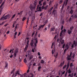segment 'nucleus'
<instances>
[{
	"instance_id": "774afa93",
	"label": "nucleus",
	"mask_w": 77,
	"mask_h": 77,
	"mask_svg": "<svg viewBox=\"0 0 77 77\" xmlns=\"http://www.w3.org/2000/svg\"><path fill=\"white\" fill-rule=\"evenodd\" d=\"M17 32H16L15 33H14V35H17Z\"/></svg>"
},
{
	"instance_id": "72a5a7b5",
	"label": "nucleus",
	"mask_w": 77,
	"mask_h": 77,
	"mask_svg": "<svg viewBox=\"0 0 77 77\" xmlns=\"http://www.w3.org/2000/svg\"><path fill=\"white\" fill-rule=\"evenodd\" d=\"M74 66L73 65H72V63H70V67H71V66Z\"/></svg>"
},
{
	"instance_id": "4c0bfd02",
	"label": "nucleus",
	"mask_w": 77,
	"mask_h": 77,
	"mask_svg": "<svg viewBox=\"0 0 77 77\" xmlns=\"http://www.w3.org/2000/svg\"><path fill=\"white\" fill-rule=\"evenodd\" d=\"M72 18H71V17L70 18V19L69 20V22L71 21V20H72Z\"/></svg>"
},
{
	"instance_id": "ddd939ff",
	"label": "nucleus",
	"mask_w": 77,
	"mask_h": 77,
	"mask_svg": "<svg viewBox=\"0 0 77 77\" xmlns=\"http://www.w3.org/2000/svg\"><path fill=\"white\" fill-rule=\"evenodd\" d=\"M66 50H68V49L69 48V45H68L66 44Z\"/></svg>"
},
{
	"instance_id": "c756f323",
	"label": "nucleus",
	"mask_w": 77,
	"mask_h": 77,
	"mask_svg": "<svg viewBox=\"0 0 77 77\" xmlns=\"http://www.w3.org/2000/svg\"><path fill=\"white\" fill-rule=\"evenodd\" d=\"M66 65H65V66H64L63 67V69H65L66 67Z\"/></svg>"
},
{
	"instance_id": "f257e3e1",
	"label": "nucleus",
	"mask_w": 77,
	"mask_h": 77,
	"mask_svg": "<svg viewBox=\"0 0 77 77\" xmlns=\"http://www.w3.org/2000/svg\"><path fill=\"white\" fill-rule=\"evenodd\" d=\"M31 52L29 51H28L26 53V57H27V56H28V57H29V60H31L32 58L33 57V56L32 55H31Z\"/></svg>"
},
{
	"instance_id": "49530a36",
	"label": "nucleus",
	"mask_w": 77,
	"mask_h": 77,
	"mask_svg": "<svg viewBox=\"0 0 77 77\" xmlns=\"http://www.w3.org/2000/svg\"><path fill=\"white\" fill-rule=\"evenodd\" d=\"M32 51L33 53H35V51L34 50V49L33 48H32Z\"/></svg>"
},
{
	"instance_id": "b1692460",
	"label": "nucleus",
	"mask_w": 77,
	"mask_h": 77,
	"mask_svg": "<svg viewBox=\"0 0 77 77\" xmlns=\"http://www.w3.org/2000/svg\"><path fill=\"white\" fill-rule=\"evenodd\" d=\"M63 38V36H62V37H60V42H61V41H62V39Z\"/></svg>"
},
{
	"instance_id": "338daca9",
	"label": "nucleus",
	"mask_w": 77,
	"mask_h": 77,
	"mask_svg": "<svg viewBox=\"0 0 77 77\" xmlns=\"http://www.w3.org/2000/svg\"><path fill=\"white\" fill-rule=\"evenodd\" d=\"M2 3V0H0V4Z\"/></svg>"
},
{
	"instance_id": "69168bd1",
	"label": "nucleus",
	"mask_w": 77,
	"mask_h": 77,
	"mask_svg": "<svg viewBox=\"0 0 77 77\" xmlns=\"http://www.w3.org/2000/svg\"><path fill=\"white\" fill-rule=\"evenodd\" d=\"M63 31H64V32H66V30L65 29H63Z\"/></svg>"
},
{
	"instance_id": "5701e85b",
	"label": "nucleus",
	"mask_w": 77,
	"mask_h": 77,
	"mask_svg": "<svg viewBox=\"0 0 77 77\" xmlns=\"http://www.w3.org/2000/svg\"><path fill=\"white\" fill-rule=\"evenodd\" d=\"M53 2H54V0H52V1H50L49 2V5H50V4H51V3H53Z\"/></svg>"
},
{
	"instance_id": "412c9836",
	"label": "nucleus",
	"mask_w": 77,
	"mask_h": 77,
	"mask_svg": "<svg viewBox=\"0 0 77 77\" xmlns=\"http://www.w3.org/2000/svg\"><path fill=\"white\" fill-rule=\"evenodd\" d=\"M68 33L69 35H70V34H71V31H70L69 30Z\"/></svg>"
},
{
	"instance_id": "09e8293b",
	"label": "nucleus",
	"mask_w": 77,
	"mask_h": 77,
	"mask_svg": "<svg viewBox=\"0 0 77 77\" xmlns=\"http://www.w3.org/2000/svg\"><path fill=\"white\" fill-rule=\"evenodd\" d=\"M31 63H32V61H31V62H30V64H29V66H32V64H31Z\"/></svg>"
},
{
	"instance_id": "5fc2aeb1",
	"label": "nucleus",
	"mask_w": 77,
	"mask_h": 77,
	"mask_svg": "<svg viewBox=\"0 0 77 77\" xmlns=\"http://www.w3.org/2000/svg\"><path fill=\"white\" fill-rule=\"evenodd\" d=\"M38 56H41V54L40 52H38Z\"/></svg>"
},
{
	"instance_id": "a878e982",
	"label": "nucleus",
	"mask_w": 77,
	"mask_h": 77,
	"mask_svg": "<svg viewBox=\"0 0 77 77\" xmlns=\"http://www.w3.org/2000/svg\"><path fill=\"white\" fill-rule=\"evenodd\" d=\"M61 43L62 44H64V40H62L61 41Z\"/></svg>"
},
{
	"instance_id": "1a4fd4ad",
	"label": "nucleus",
	"mask_w": 77,
	"mask_h": 77,
	"mask_svg": "<svg viewBox=\"0 0 77 77\" xmlns=\"http://www.w3.org/2000/svg\"><path fill=\"white\" fill-rule=\"evenodd\" d=\"M28 47H29V45H26V46L25 47V49H24V51L25 52H26V50H27V48H28Z\"/></svg>"
},
{
	"instance_id": "bb28decb",
	"label": "nucleus",
	"mask_w": 77,
	"mask_h": 77,
	"mask_svg": "<svg viewBox=\"0 0 77 77\" xmlns=\"http://www.w3.org/2000/svg\"><path fill=\"white\" fill-rule=\"evenodd\" d=\"M74 18H77V15L76 14L75 15V16H73Z\"/></svg>"
},
{
	"instance_id": "c85d7f7f",
	"label": "nucleus",
	"mask_w": 77,
	"mask_h": 77,
	"mask_svg": "<svg viewBox=\"0 0 77 77\" xmlns=\"http://www.w3.org/2000/svg\"><path fill=\"white\" fill-rule=\"evenodd\" d=\"M26 18L25 17H23L22 19V21H24V20H26Z\"/></svg>"
},
{
	"instance_id": "39448f33",
	"label": "nucleus",
	"mask_w": 77,
	"mask_h": 77,
	"mask_svg": "<svg viewBox=\"0 0 77 77\" xmlns=\"http://www.w3.org/2000/svg\"><path fill=\"white\" fill-rule=\"evenodd\" d=\"M34 41H35V43H38V38H36V36H34Z\"/></svg>"
},
{
	"instance_id": "680f3d73",
	"label": "nucleus",
	"mask_w": 77,
	"mask_h": 77,
	"mask_svg": "<svg viewBox=\"0 0 77 77\" xmlns=\"http://www.w3.org/2000/svg\"><path fill=\"white\" fill-rule=\"evenodd\" d=\"M5 1H4L2 3V5H4V4H5Z\"/></svg>"
},
{
	"instance_id": "37998d69",
	"label": "nucleus",
	"mask_w": 77,
	"mask_h": 77,
	"mask_svg": "<svg viewBox=\"0 0 77 77\" xmlns=\"http://www.w3.org/2000/svg\"><path fill=\"white\" fill-rule=\"evenodd\" d=\"M65 44H64L63 46V47H62L63 48H64L65 47Z\"/></svg>"
},
{
	"instance_id": "0e129e2a",
	"label": "nucleus",
	"mask_w": 77,
	"mask_h": 77,
	"mask_svg": "<svg viewBox=\"0 0 77 77\" xmlns=\"http://www.w3.org/2000/svg\"><path fill=\"white\" fill-rule=\"evenodd\" d=\"M7 25H8V23L6 24L5 26H5V27H6V26H7Z\"/></svg>"
},
{
	"instance_id": "393cba45",
	"label": "nucleus",
	"mask_w": 77,
	"mask_h": 77,
	"mask_svg": "<svg viewBox=\"0 0 77 77\" xmlns=\"http://www.w3.org/2000/svg\"><path fill=\"white\" fill-rule=\"evenodd\" d=\"M24 62H25V63H27V60H26V58L24 59Z\"/></svg>"
},
{
	"instance_id": "2eb2a0df",
	"label": "nucleus",
	"mask_w": 77,
	"mask_h": 77,
	"mask_svg": "<svg viewBox=\"0 0 77 77\" xmlns=\"http://www.w3.org/2000/svg\"><path fill=\"white\" fill-rule=\"evenodd\" d=\"M55 30V29L54 28H52L51 29V31H54Z\"/></svg>"
},
{
	"instance_id": "6e6552de",
	"label": "nucleus",
	"mask_w": 77,
	"mask_h": 77,
	"mask_svg": "<svg viewBox=\"0 0 77 77\" xmlns=\"http://www.w3.org/2000/svg\"><path fill=\"white\" fill-rule=\"evenodd\" d=\"M19 72V70H17V71H16L15 72V74L16 75L18 74V75H21V74H20V72Z\"/></svg>"
},
{
	"instance_id": "7c9ffc66",
	"label": "nucleus",
	"mask_w": 77,
	"mask_h": 77,
	"mask_svg": "<svg viewBox=\"0 0 77 77\" xmlns=\"http://www.w3.org/2000/svg\"><path fill=\"white\" fill-rule=\"evenodd\" d=\"M15 70V69H14L13 70H12L11 72V74H12V73H13V72H14V71Z\"/></svg>"
},
{
	"instance_id": "423d86ee",
	"label": "nucleus",
	"mask_w": 77,
	"mask_h": 77,
	"mask_svg": "<svg viewBox=\"0 0 77 77\" xmlns=\"http://www.w3.org/2000/svg\"><path fill=\"white\" fill-rule=\"evenodd\" d=\"M33 41H34V39L32 40L31 41V42L30 44V45H31V47H33V44H34V42H33Z\"/></svg>"
},
{
	"instance_id": "f8f14e48",
	"label": "nucleus",
	"mask_w": 77,
	"mask_h": 77,
	"mask_svg": "<svg viewBox=\"0 0 77 77\" xmlns=\"http://www.w3.org/2000/svg\"><path fill=\"white\" fill-rule=\"evenodd\" d=\"M69 64H70V62L69 61L68 62L67 64V67H69Z\"/></svg>"
},
{
	"instance_id": "c03bdc74",
	"label": "nucleus",
	"mask_w": 77,
	"mask_h": 77,
	"mask_svg": "<svg viewBox=\"0 0 77 77\" xmlns=\"http://www.w3.org/2000/svg\"><path fill=\"white\" fill-rule=\"evenodd\" d=\"M41 66L38 67V70L39 71V70L40 69H41Z\"/></svg>"
},
{
	"instance_id": "052dcab7",
	"label": "nucleus",
	"mask_w": 77,
	"mask_h": 77,
	"mask_svg": "<svg viewBox=\"0 0 77 77\" xmlns=\"http://www.w3.org/2000/svg\"><path fill=\"white\" fill-rule=\"evenodd\" d=\"M13 57V55H12L10 56V58H12Z\"/></svg>"
},
{
	"instance_id": "e433bc0d",
	"label": "nucleus",
	"mask_w": 77,
	"mask_h": 77,
	"mask_svg": "<svg viewBox=\"0 0 77 77\" xmlns=\"http://www.w3.org/2000/svg\"><path fill=\"white\" fill-rule=\"evenodd\" d=\"M63 64H62V63H61L60 64L59 66L60 67V66H62V65H63Z\"/></svg>"
},
{
	"instance_id": "a18cd8bd",
	"label": "nucleus",
	"mask_w": 77,
	"mask_h": 77,
	"mask_svg": "<svg viewBox=\"0 0 77 77\" xmlns=\"http://www.w3.org/2000/svg\"><path fill=\"white\" fill-rule=\"evenodd\" d=\"M64 8V7L62 6V7L61 9V11H63V9Z\"/></svg>"
},
{
	"instance_id": "bf43d9fd",
	"label": "nucleus",
	"mask_w": 77,
	"mask_h": 77,
	"mask_svg": "<svg viewBox=\"0 0 77 77\" xmlns=\"http://www.w3.org/2000/svg\"><path fill=\"white\" fill-rule=\"evenodd\" d=\"M44 5H43L42 7V9H44Z\"/></svg>"
},
{
	"instance_id": "7ed1b4c3",
	"label": "nucleus",
	"mask_w": 77,
	"mask_h": 77,
	"mask_svg": "<svg viewBox=\"0 0 77 77\" xmlns=\"http://www.w3.org/2000/svg\"><path fill=\"white\" fill-rule=\"evenodd\" d=\"M18 48H16V50L14 51V53L13 54V56L14 57H17V54L18 53Z\"/></svg>"
},
{
	"instance_id": "a19ab883",
	"label": "nucleus",
	"mask_w": 77,
	"mask_h": 77,
	"mask_svg": "<svg viewBox=\"0 0 77 77\" xmlns=\"http://www.w3.org/2000/svg\"><path fill=\"white\" fill-rule=\"evenodd\" d=\"M62 2H63L62 0H60V2H59V4H61V3H62Z\"/></svg>"
},
{
	"instance_id": "473e14b6",
	"label": "nucleus",
	"mask_w": 77,
	"mask_h": 77,
	"mask_svg": "<svg viewBox=\"0 0 77 77\" xmlns=\"http://www.w3.org/2000/svg\"><path fill=\"white\" fill-rule=\"evenodd\" d=\"M35 32L34 31L33 33L32 34V37H33V35H34V34H35Z\"/></svg>"
},
{
	"instance_id": "f3484780",
	"label": "nucleus",
	"mask_w": 77,
	"mask_h": 77,
	"mask_svg": "<svg viewBox=\"0 0 77 77\" xmlns=\"http://www.w3.org/2000/svg\"><path fill=\"white\" fill-rule=\"evenodd\" d=\"M4 17H5V16L3 15L2 17L0 19V20H4V19H3V18H4Z\"/></svg>"
},
{
	"instance_id": "2f4dec72",
	"label": "nucleus",
	"mask_w": 77,
	"mask_h": 77,
	"mask_svg": "<svg viewBox=\"0 0 77 77\" xmlns=\"http://www.w3.org/2000/svg\"><path fill=\"white\" fill-rule=\"evenodd\" d=\"M6 63V65L5 66V68H6V67L8 66V63Z\"/></svg>"
},
{
	"instance_id": "aec40b11",
	"label": "nucleus",
	"mask_w": 77,
	"mask_h": 77,
	"mask_svg": "<svg viewBox=\"0 0 77 77\" xmlns=\"http://www.w3.org/2000/svg\"><path fill=\"white\" fill-rule=\"evenodd\" d=\"M70 14H72V13H73V10H72L70 11Z\"/></svg>"
},
{
	"instance_id": "de8ad7c7",
	"label": "nucleus",
	"mask_w": 77,
	"mask_h": 77,
	"mask_svg": "<svg viewBox=\"0 0 77 77\" xmlns=\"http://www.w3.org/2000/svg\"><path fill=\"white\" fill-rule=\"evenodd\" d=\"M72 55H73V56H74V57L75 56V53H72Z\"/></svg>"
},
{
	"instance_id": "6e6d98bb",
	"label": "nucleus",
	"mask_w": 77,
	"mask_h": 77,
	"mask_svg": "<svg viewBox=\"0 0 77 77\" xmlns=\"http://www.w3.org/2000/svg\"><path fill=\"white\" fill-rule=\"evenodd\" d=\"M23 12V11H22L21 12H20V15H21L22 14V13Z\"/></svg>"
},
{
	"instance_id": "9d476101",
	"label": "nucleus",
	"mask_w": 77,
	"mask_h": 77,
	"mask_svg": "<svg viewBox=\"0 0 77 77\" xmlns=\"http://www.w3.org/2000/svg\"><path fill=\"white\" fill-rule=\"evenodd\" d=\"M45 24H44L43 25H41L39 26V28L41 29V28H43L44 27V26H45Z\"/></svg>"
},
{
	"instance_id": "cd10ccee",
	"label": "nucleus",
	"mask_w": 77,
	"mask_h": 77,
	"mask_svg": "<svg viewBox=\"0 0 77 77\" xmlns=\"http://www.w3.org/2000/svg\"><path fill=\"white\" fill-rule=\"evenodd\" d=\"M73 28H74V26H72V27L70 28V30L71 31V30H72V29H73Z\"/></svg>"
},
{
	"instance_id": "4d7b16f0",
	"label": "nucleus",
	"mask_w": 77,
	"mask_h": 77,
	"mask_svg": "<svg viewBox=\"0 0 77 77\" xmlns=\"http://www.w3.org/2000/svg\"><path fill=\"white\" fill-rule=\"evenodd\" d=\"M4 23H5V22H2V23L1 24V25L2 26V25H3V24H4Z\"/></svg>"
},
{
	"instance_id": "0eeeda50",
	"label": "nucleus",
	"mask_w": 77,
	"mask_h": 77,
	"mask_svg": "<svg viewBox=\"0 0 77 77\" xmlns=\"http://www.w3.org/2000/svg\"><path fill=\"white\" fill-rule=\"evenodd\" d=\"M37 43H34V50H36V46H37V45L36 44H37Z\"/></svg>"
},
{
	"instance_id": "ea45409f",
	"label": "nucleus",
	"mask_w": 77,
	"mask_h": 77,
	"mask_svg": "<svg viewBox=\"0 0 77 77\" xmlns=\"http://www.w3.org/2000/svg\"><path fill=\"white\" fill-rule=\"evenodd\" d=\"M35 16H34L33 18L32 19V20H35Z\"/></svg>"
},
{
	"instance_id": "58836bf2",
	"label": "nucleus",
	"mask_w": 77,
	"mask_h": 77,
	"mask_svg": "<svg viewBox=\"0 0 77 77\" xmlns=\"http://www.w3.org/2000/svg\"><path fill=\"white\" fill-rule=\"evenodd\" d=\"M71 59L70 57H68L67 60H71Z\"/></svg>"
},
{
	"instance_id": "603ef678",
	"label": "nucleus",
	"mask_w": 77,
	"mask_h": 77,
	"mask_svg": "<svg viewBox=\"0 0 77 77\" xmlns=\"http://www.w3.org/2000/svg\"><path fill=\"white\" fill-rule=\"evenodd\" d=\"M20 75V77H24V75H22L21 74V75Z\"/></svg>"
},
{
	"instance_id": "864d4df0",
	"label": "nucleus",
	"mask_w": 77,
	"mask_h": 77,
	"mask_svg": "<svg viewBox=\"0 0 77 77\" xmlns=\"http://www.w3.org/2000/svg\"><path fill=\"white\" fill-rule=\"evenodd\" d=\"M65 2H64L63 4L62 5V6H63L64 7V6H65Z\"/></svg>"
},
{
	"instance_id": "79ce46f5",
	"label": "nucleus",
	"mask_w": 77,
	"mask_h": 77,
	"mask_svg": "<svg viewBox=\"0 0 77 77\" xmlns=\"http://www.w3.org/2000/svg\"><path fill=\"white\" fill-rule=\"evenodd\" d=\"M23 75L24 77H26V76L27 75V73H25L24 74H23Z\"/></svg>"
},
{
	"instance_id": "e2e57ef3",
	"label": "nucleus",
	"mask_w": 77,
	"mask_h": 77,
	"mask_svg": "<svg viewBox=\"0 0 77 77\" xmlns=\"http://www.w3.org/2000/svg\"><path fill=\"white\" fill-rule=\"evenodd\" d=\"M53 9V7H52L50 9L52 11Z\"/></svg>"
},
{
	"instance_id": "f03ea898",
	"label": "nucleus",
	"mask_w": 77,
	"mask_h": 77,
	"mask_svg": "<svg viewBox=\"0 0 77 77\" xmlns=\"http://www.w3.org/2000/svg\"><path fill=\"white\" fill-rule=\"evenodd\" d=\"M36 2H37V1L35 0L33 4V6H34L33 7V6L32 5H31V8H30L31 10H32L33 9H35V8H36V4L37 3Z\"/></svg>"
},
{
	"instance_id": "4468645a",
	"label": "nucleus",
	"mask_w": 77,
	"mask_h": 77,
	"mask_svg": "<svg viewBox=\"0 0 77 77\" xmlns=\"http://www.w3.org/2000/svg\"><path fill=\"white\" fill-rule=\"evenodd\" d=\"M73 75H74V74L72 73L71 74H69L68 76H69L70 77H73Z\"/></svg>"
},
{
	"instance_id": "f704fd0d",
	"label": "nucleus",
	"mask_w": 77,
	"mask_h": 77,
	"mask_svg": "<svg viewBox=\"0 0 77 77\" xmlns=\"http://www.w3.org/2000/svg\"><path fill=\"white\" fill-rule=\"evenodd\" d=\"M15 14H14L12 17L11 18V19H12L14 18V17H15Z\"/></svg>"
},
{
	"instance_id": "20e7f679",
	"label": "nucleus",
	"mask_w": 77,
	"mask_h": 77,
	"mask_svg": "<svg viewBox=\"0 0 77 77\" xmlns=\"http://www.w3.org/2000/svg\"><path fill=\"white\" fill-rule=\"evenodd\" d=\"M74 45H75V47H76L77 46V42H76L75 41H73V44H72L71 46L72 48H74Z\"/></svg>"
},
{
	"instance_id": "c9c22d12",
	"label": "nucleus",
	"mask_w": 77,
	"mask_h": 77,
	"mask_svg": "<svg viewBox=\"0 0 77 77\" xmlns=\"http://www.w3.org/2000/svg\"><path fill=\"white\" fill-rule=\"evenodd\" d=\"M51 26V24H50V23L48 25V27L49 28H50V27Z\"/></svg>"
},
{
	"instance_id": "9b49d317",
	"label": "nucleus",
	"mask_w": 77,
	"mask_h": 77,
	"mask_svg": "<svg viewBox=\"0 0 77 77\" xmlns=\"http://www.w3.org/2000/svg\"><path fill=\"white\" fill-rule=\"evenodd\" d=\"M8 17L9 16H8V15H6V16H5V17H4V20H6L8 18Z\"/></svg>"
},
{
	"instance_id": "a211bd4d",
	"label": "nucleus",
	"mask_w": 77,
	"mask_h": 77,
	"mask_svg": "<svg viewBox=\"0 0 77 77\" xmlns=\"http://www.w3.org/2000/svg\"><path fill=\"white\" fill-rule=\"evenodd\" d=\"M68 73L69 74H70V73H71V69H69V70H68Z\"/></svg>"
},
{
	"instance_id": "3c124183",
	"label": "nucleus",
	"mask_w": 77,
	"mask_h": 77,
	"mask_svg": "<svg viewBox=\"0 0 77 77\" xmlns=\"http://www.w3.org/2000/svg\"><path fill=\"white\" fill-rule=\"evenodd\" d=\"M29 41H27V45H29Z\"/></svg>"
},
{
	"instance_id": "4be33fe9",
	"label": "nucleus",
	"mask_w": 77,
	"mask_h": 77,
	"mask_svg": "<svg viewBox=\"0 0 77 77\" xmlns=\"http://www.w3.org/2000/svg\"><path fill=\"white\" fill-rule=\"evenodd\" d=\"M48 7V5H47L46 6L44 7V9L46 10L47 9V8Z\"/></svg>"
},
{
	"instance_id": "6ab92c4d",
	"label": "nucleus",
	"mask_w": 77,
	"mask_h": 77,
	"mask_svg": "<svg viewBox=\"0 0 77 77\" xmlns=\"http://www.w3.org/2000/svg\"><path fill=\"white\" fill-rule=\"evenodd\" d=\"M41 63H45V61L44 60H41Z\"/></svg>"
},
{
	"instance_id": "dca6fc26",
	"label": "nucleus",
	"mask_w": 77,
	"mask_h": 77,
	"mask_svg": "<svg viewBox=\"0 0 77 77\" xmlns=\"http://www.w3.org/2000/svg\"><path fill=\"white\" fill-rule=\"evenodd\" d=\"M4 17H5V16L3 15L2 17L0 19V20H4V19H3V18H4Z\"/></svg>"
},
{
	"instance_id": "13d9d810",
	"label": "nucleus",
	"mask_w": 77,
	"mask_h": 77,
	"mask_svg": "<svg viewBox=\"0 0 77 77\" xmlns=\"http://www.w3.org/2000/svg\"><path fill=\"white\" fill-rule=\"evenodd\" d=\"M62 35V32H61L60 34V36H61Z\"/></svg>"
},
{
	"instance_id": "8fccbe9b",
	"label": "nucleus",
	"mask_w": 77,
	"mask_h": 77,
	"mask_svg": "<svg viewBox=\"0 0 77 77\" xmlns=\"http://www.w3.org/2000/svg\"><path fill=\"white\" fill-rule=\"evenodd\" d=\"M63 26H62V27H61V30H63Z\"/></svg>"
}]
</instances>
